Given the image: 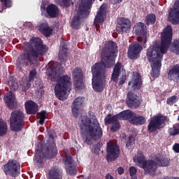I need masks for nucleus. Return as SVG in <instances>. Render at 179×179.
I'll list each match as a JSON object with an SVG mask.
<instances>
[{
	"label": "nucleus",
	"instance_id": "dca6fc26",
	"mask_svg": "<svg viewBox=\"0 0 179 179\" xmlns=\"http://www.w3.org/2000/svg\"><path fill=\"white\" fill-rule=\"evenodd\" d=\"M142 50H143V44L133 42L129 46L127 55L130 59H137V58H139Z\"/></svg>",
	"mask_w": 179,
	"mask_h": 179
},
{
	"label": "nucleus",
	"instance_id": "7ed1b4c3",
	"mask_svg": "<svg viewBox=\"0 0 179 179\" xmlns=\"http://www.w3.org/2000/svg\"><path fill=\"white\" fill-rule=\"evenodd\" d=\"M47 52L48 47L43 44V40L32 37L23 52L17 57V65L20 69H22V66H31L38 61L39 57H44Z\"/></svg>",
	"mask_w": 179,
	"mask_h": 179
},
{
	"label": "nucleus",
	"instance_id": "2eb2a0df",
	"mask_svg": "<svg viewBox=\"0 0 179 179\" xmlns=\"http://www.w3.org/2000/svg\"><path fill=\"white\" fill-rule=\"evenodd\" d=\"M132 24H131V20L127 17H119L117 19V27H116V31L119 34H124V33H128L131 30Z\"/></svg>",
	"mask_w": 179,
	"mask_h": 179
},
{
	"label": "nucleus",
	"instance_id": "7c9ffc66",
	"mask_svg": "<svg viewBox=\"0 0 179 179\" xmlns=\"http://www.w3.org/2000/svg\"><path fill=\"white\" fill-rule=\"evenodd\" d=\"M39 31L45 37H50L52 34V29L51 27H48L47 22H43L39 25Z\"/></svg>",
	"mask_w": 179,
	"mask_h": 179
},
{
	"label": "nucleus",
	"instance_id": "72a5a7b5",
	"mask_svg": "<svg viewBox=\"0 0 179 179\" xmlns=\"http://www.w3.org/2000/svg\"><path fill=\"white\" fill-rule=\"evenodd\" d=\"M8 85L12 92H16V90L19 89V83H17V80H16V78L13 76L9 77Z\"/></svg>",
	"mask_w": 179,
	"mask_h": 179
},
{
	"label": "nucleus",
	"instance_id": "603ef678",
	"mask_svg": "<svg viewBox=\"0 0 179 179\" xmlns=\"http://www.w3.org/2000/svg\"><path fill=\"white\" fill-rule=\"evenodd\" d=\"M110 1H111L112 3H114V4L120 3L122 2V0H110Z\"/></svg>",
	"mask_w": 179,
	"mask_h": 179
},
{
	"label": "nucleus",
	"instance_id": "3c124183",
	"mask_svg": "<svg viewBox=\"0 0 179 179\" xmlns=\"http://www.w3.org/2000/svg\"><path fill=\"white\" fill-rule=\"evenodd\" d=\"M173 149L174 152H176V153H179V143H176L173 146Z\"/></svg>",
	"mask_w": 179,
	"mask_h": 179
},
{
	"label": "nucleus",
	"instance_id": "c9c22d12",
	"mask_svg": "<svg viewBox=\"0 0 179 179\" xmlns=\"http://www.w3.org/2000/svg\"><path fill=\"white\" fill-rule=\"evenodd\" d=\"M6 132H8V124L2 118H0V136L6 135Z\"/></svg>",
	"mask_w": 179,
	"mask_h": 179
},
{
	"label": "nucleus",
	"instance_id": "c756f323",
	"mask_svg": "<svg viewBox=\"0 0 179 179\" xmlns=\"http://www.w3.org/2000/svg\"><path fill=\"white\" fill-rule=\"evenodd\" d=\"M129 122L131 125H135L136 127H139L141 125H145L146 124V117L141 115H136L134 113L133 117L130 119Z\"/></svg>",
	"mask_w": 179,
	"mask_h": 179
},
{
	"label": "nucleus",
	"instance_id": "bf43d9fd",
	"mask_svg": "<svg viewBox=\"0 0 179 179\" xmlns=\"http://www.w3.org/2000/svg\"><path fill=\"white\" fill-rule=\"evenodd\" d=\"M99 1H102V0H99Z\"/></svg>",
	"mask_w": 179,
	"mask_h": 179
},
{
	"label": "nucleus",
	"instance_id": "2f4dec72",
	"mask_svg": "<svg viewBox=\"0 0 179 179\" xmlns=\"http://www.w3.org/2000/svg\"><path fill=\"white\" fill-rule=\"evenodd\" d=\"M47 13L50 17H56L59 13L58 7L55 4H50L46 8Z\"/></svg>",
	"mask_w": 179,
	"mask_h": 179
},
{
	"label": "nucleus",
	"instance_id": "ea45409f",
	"mask_svg": "<svg viewBox=\"0 0 179 179\" xmlns=\"http://www.w3.org/2000/svg\"><path fill=\"white\" fill-rule=\"evenodd\" d=\"M177 101H178V96L173 95L166 99V104H168V106H174Z\"/></svg>",
	"mask_w": 179,
	"mask_h": 179
},
{
	"label": "nucleus",
	"instance_id": "aec40b11",
	"mask_svg": "<svg viewBox=\"0 0 179 179\" xmlns=\"http://www.w3.org/2000/svg\"><path fill=\"white\" fill-rule=\"evenodd\" d=\"M127 99V104L130 108H138L142 104V99L134 93L129 92Z\"/></svg>",
	"mask_w": 179,
	"mask_h": 179
},
{
	"label": "nucleus",
	"instance_id": "0eeeda50",
	"mask_svg": "<svg viewBox=\"0 0 179 179\" xmlns=\"http://www.w3.org/2000/svg\"><path fill=\"white\" fill-rule=\"evenodd\" d=\"M136 166L144 170L145 174L155 176L157 170V163L152 159H146L143 152L138 150L137 155L133 158Z\"/></svg>",
	"mask_w": 179,
	"mask_h": 179
},
{
	"label": "nucleus",
	"instance_id": "de8ad7c7",
	"mask_svg": "<svg viewBox=\"0 0 179 179\" xmlns=\"http://www.w3.org/2000/svg\"><path fill=\"white\" fill-rule=\"evenodd\" d=\"M48 134L49 138H50V139H52V141H54V139H55V137L57 136V134L55 133V131L48 130Z\"/></svg>",
	"mask_w": 179,
	"mask_h": 179
},
{
	"label": "nucleus",
	"instance_id": "e433bc0d",
	"mask_svg": "<svg viewBox=\"0 0 179 179\" xmlns=\"http://www.w3.org/2000/svg\"><path fill=\"white\" fill-rule=\"evenodd\" d=\"M168 132L171 136L179 135V123L173 124L172 127L168 129Z\"/></svg>",
	"mask_w": 179,
	"mask_h": 179
},
{
	"label": "nucleus",
	"instance_id": "4468645a",
	"mask_svg": "<svg viewBox=\"0 0 179 179\" xmlns=\"http://www.w3.org/2000/svg\"><path fill=\"white\" fill-rule=\"evenodd\" d=\"M74 80V87L79 90L85 87V80H83V71L80 67H76L72 72Z\"/></svg>",
	"mask_w": 179,
	"mask_h": 179
},
{
	"label": "nucleus",
	"instance_id": "a19ab883",
	"mask_svg": "<svg viewBox=\"0 0 179 179\" xmlns=\"http://www.w3.org/2000/svg\"><path fill=\"white\" fill-rule=\"evenodd\" d=\"M173 52L179 55V38L174 40L172 43Z\"/></svg>",
	"mask_w": 179,
	"mask_h": 179
},
{
	"label": "nucleus",
	"instance_id": "f257e3e1",
	"mask_svg": "<svg viewBox=\"0 0 179 179\" xmlns=\"http://www.w3.org/2000/svg\"><path fill=\"white\" fill-rule=\"evenodd\" d=\"M118 52V45L113 41H108L101 54V62L92 67V87L97 93H101L106 86V69L113 68Z\"/></svg>",
	"mask_w": 179,
	"mask_h": 179
},
{
	"label": "nucleus",
	"instance_id": "20e7f679",
	"mask_svg": "<svg viewBox=\"0 0 179 179\" xmlns=\"http://www.w3.org/2000/svg\"><path fill=\"white\" fill-rule=\"evenodd\" d=\"M59 64L57 62H50L47 65L48 69L46 73L48 79L51 82H57L55 87V94L59 100H65V94L69 86L72 85L71 77L68 75L58 76V66Z\"/></svg>",
	"mask_w": 179,
	"mask_h": 179
},
{
	"label": "nucleus",
	"instance_id": "5fc2aeb1",
	"mask_svg": "<svg viewBox=\"0 0 179 179\" xmlns=\"http://www.w3.org/2000/svg\"><path fill=\"white\" fill-rule=\"evenodd\" d=\"M131 179H138V178L136 176H135V175H134V176H131Z\"/></svg>",
	"mask_w": 179,
	"mask_h": 179
},
{
	"label": "nucleus",
	"instance_id": "49530a36",
	"mask_svg": "<svg viewBox=\"0 0 179 179\" xmlns=\"http://www.w3.org/2000/svg\"><path fill=\"white\" fill-rule=\"evenodd\" d=\"M129 174L131 177H134L136 174L138 169L135 166H130L129 169Z\"/></svg>",
	"mask_w": 179,
	"mask_h": 179
},
{
	"label": "nucleus",
	"instance_id": "864d4df0",
	"mask_svg": "<svg viewBox=\"0 0 179 179\" xmlns=\"http://www.w3.org/2000/svg\"><path fill=\"white\" fill-rule=\"evenodd\" d=\"M106 179H114V177H113V176L108 173L106 175Z\"/></svg>",
	"mask_w": 179,
	"mask_h": 179
},
{
	"label": "nucleus",
	"instance_id": "5701e85b",
	"mask_svg": "<svg viewBox=\"0 0 179 179\" xmlns=\"http://www.w3.org/2000/svg\"><path fill=\"white\" fill-rule=\"evenodd\" d=\"M48 179H64V171L58 166H52L48 173Z\"/></svg>",
	"mask_w": 179,
	"mask_h": 179
},
{
	"label": "nucleus",
	"instance_id": "13d9d810",
	"mask_svg": "<svg viewBox=\"0 0 179 179\" xmlns=\"http://www.w3.org/2000/svg\"><path fill=\"white\" fill-rule=\"evenodd\" d=\"M132 83V82H129V86H131V84Z\"/></svg>",
	"mask_w": 179,
	"mask_h": 179
},
{
	"label": "nucleus",
	"instance_id": "412c9836",
	"mask_svg": "<svg viewBox=\"0 0 179 179\" xmlns=\"http://www.w3.org/2000/svg\"><path fill=\"white\" fill-rule=\"evenodd\" d=\"M68 45H69V43L66 41H62L60 43L58 58L62 63L65 62L66 58H68V55H69V48Z\"/></svg>",
	"mask_w": 179,
	"mask_h": 179
},
{
	"label": "nucleus",
	"instance_id": "ddd939ff",
	"mask_svg": "<svg viewBox=\"0 0 179 179\" xmlns=\"http://www.w3.org/2000/svg\"><path fill=\"white\" fill-rule=\"evenodd\" d=\"M146 27L143 22H138L136 26L135 33L138 36L137 41L140 44H143V48H146V43H148V34L146 32Z\"/></svg>",
	"mask_w": 179,
	"mask_h": 179
},
{
	"label": "nucleus",
	"instance_id": "6e6d98bb",
	"mask_svg": "<svg viewBox=\"0 0 179 179\" xmlns=\"http://www.w3.org/2000/svg\"><path fill=\"white\" fill-rule=\"evenodd\" d=\"M3 42L2 38L0 37V43Z\"/></svg>",
	"mask_w": 179,
	"mask_h": 179
},
{
	"label": "nucleus",
	"instance_id": "79ce46f5",
	"mask_svg": "<svg viewBox=\"0 0 179 179\" xmlns=\"http://www.w3.org/2000/svg\"><path fill=\"white\" fill-rule=\"evenodd\" d=\"M47 112L45 110H42L39 114V124L40 125H43L44 122L45 121V118H47L46 116Z\"/></svg>",
	"mask_w": 179,
	"mask_h": 179
},
{
	"label": "nucleus",
	"instance_id": "f8f14e48",
	"mask_svg": "<svg viewBox=\"0 0 179 179\" xmlns=\"http://www.w3.org/2000/svg\"><path fill=\"white\" fill-rule=\"evenodd\" d=\"M121 155L120 145L114 141H110L106 145V160L108 162H115Z\"/></svg>",
	"mask_w": 179,
	"mask_h": 179
},
{
	"label": "nucleus",
	"instance_id": "09e8293b",
	"mask_svg": "<svg viewBox=\"0 0 179 179\" xmlns=\"http://www.w3.org/2000/svg\"><path fill=\"white\" fill-rule=\"evenodd\" d=\"M2 3L4 4L6 8H10L12 6V1L11 0H0Z\"/></svg>",
	"mask_w": 179,
	"mask_h": 179
},
{
	"label": "nucleus",
	"instance_id": "4be33fe9",
	"mask_svg": "<svg viewBox=\"0 0 179 179\" xmlns=\"http://www.w3.org/2000/svg\"><path fill=\"white\" fill-rule=\"evenodd\" d=\"M83 101H85V97H77L71 104L72 114L74 117L79 115V111L83 108Z\"/></svg>",
	"mask_w": 179,
	"mask_h": 179
},
{
	"label": "nucleus",
	"instance_id": "6e6552de",
	"mask_svg": "<svg viewBox=\"0 0 179 179\" xmlns=\"http://www.w3.org/2000/svg\"><path fill=\"white\" fill-rule=\"evenodd\" d=\"M94 0H81V3L79 5V8L77 14L74 15L71 21L72 29L79 30L80 29V20L87 17L90 15V9H92V5H93Z\"/></svg>",
	"mask_w": 179,
	"mask_h": 179
},
{
	"label": "nucleus",
	"instance_id": "393cba45",
	"mask_svg": "<svg viewBox=\"0 0 179 179\" xmlns=\"http://www.w3.org/2000/svg\"><path fill=\"white\" fill-rule=\"evenodd\" d=\"M168 79L171 82L179 83V64H176L169 69L168 71Z\"/></svg>",
	"mask_w": 179,
	"mask_h": 179
},
{
	"label": "nucleus",
	"instance_id": "39448f33",
	"mask_svg": "<svg viewBox=\"0 0 179 179\" xmlns=\"http://www.w3.org/2000/svg\"><path fill=\"white\" fill-rule=\"evenodd\" d=\"M80 128L82 139L87 145H92V139H101L103 136V129L96 115H93L92 119L82 116Z\"/></svg>",
	"mask_w": 179,
	"mask_h": 179
},
{
	"label": "nucleus",
	"instance_id": "473e14b6",
	"mask_svg": "<svg viewBox=\"0 0 179 179\" xmlns=\"http://www.w3.org/2000/svg\"><path fill=\"white\" fill-rule=\"evenodd\" d=\"M135 113L132 112L131 110H126L124 111H122L117 114L119 116V120H128L129 122L130 120H131L134 117Z\"/></svg>",
	"mask_w": 179,
	"mask_h": 179
},
{
	"label": "nucleus",
	"instance_id": "4d7b16f0",
	"mask_svg": "<svg viewBox=\"0 0 179 179\" xmlns=\"http://www.w3.org/2000/svg\"><path fill=\"white\" fill-rule=\"evenodd\" d=\"M171 179H179V178L178 177H176V178H171Z\"/></svg>",
	"mask_w": 179,
	"mask_h": 179
},
{
	"label": "nucleus",
	"instance_id": "a18cd8bd",
	"mask_svg": "<svg viewBox=\"0 0 179 179\" xmlns=\"http://www.w3.org/2000/svg\"><path fill=\"white\" fill-rule=\"evenodd\" d=\"M62 6L69 8L71 6V0H60Z\"/></svg>",
	"mask_w": 179,
	"mask_h": 179
},
{
	"label": "nucleus",
	"instance_id": "6ab92c4d",
	"mask_svg": "<svg viewBox=\"0 0 179 179\" xmlns=\"http://www.w3.org/2000/svg\"><path fill=\"white\" fill-rule=\"evenodd\" d=\"M64 164L67 174L69 176H76V174H78V171L76 170V164H75V162H73L72 157H66Z\"/></svg>",
	"mask_w": 179,
	"mask_h": 179
},
{
	"label": "nucleus",
	"instance_id": "9d476101",
	"mask_svg": "<svg viewBox=\"0 0 179 179\" xmlns=\"http://www.w3.org/2000/svg\"><path fill=\"white\" fill-rule=\"evenodd\" d=\"M166 121H167V117L163 115L154 116L148 123V131L154 135H157L159 131H162V128L166 127Z\"/></svg>",
	"mask_w": 179,
	"mask_h": 179
},
{
	"label": "nucleus",
	"instance_id": "4c0bfd02",
	"mask_svg": "<svg viewBox=\"0 0 179 179\" xmlns=\"http://www.w3.org/2000/svg\"><path fill=\"white\" fill-rule=\"evenodd\" d=\"M145 20L148 26H149V24H155L156 22V15L153 13H150L147 15Z\"/></svg>",
	"mask_w": 179,
	"mask_h": 179
},
{
	"label": "nucleus",
	"instance_id": "423d86ee",
	"mask_svg": "<svg viewBox=\"0 0 179 179\" xmlns=\"http://www.w3.org/2000/svg\"><path fill=\"white\" fill-rule=\"evenodd\" d=\"M57 155H58V150L55 141H53L51 143L48 144L45 148L43 145H38L34 159V164L38 169H41L44 165L45 159H54Z\"/></svg>",
	"mask_w": 179,
	"mask_h": 179
},
{
	"label": "nucleus",
	"instance_id": "58836bf2",
	"mask_svg": "<svg viewBox=\"0 0 179 179\" xmlns=\"http://www.w3.org/2000/svg\"><path fill=\"white\" fill-rule=\"evenodd\" d=\"M126 147L127 149L131 150L133 148H135V138L134 137H128L126 141Z\"/></svg>",
	"mask_w": 179,
	"mask_h": 179
},
{
	"label": "nucleus",
	"instance_id": "bb28decb",
	"mask_svg": "<svg viewBox=\"0 0 179 179\" xmlns=\"http://www.w3.org/2000/svg\"><path fill=\"white\" fill-rule=\"evenodd\" d=\"M24 106L27 114L34 115L38 112V106L31 100L26 101Z\"/></svg>",
	"mask_w": 179,
	"mask_h": 179
},
{
	"label": "nucleus",
	"instance_id": "c03bdc74",
	"mask_svg": "<svg viewBox=\"0 0 179 179\" xmlns=\"http://www.w3.org/2000/svg\"><path fill=\"white\" fill-rule=\"evenodd\" d=\"M125 80H127V76L122 74L119 78V81H117L119 86L124 85V83H125Z\"/></svg>",
	"mask_w": 179,
	"mask_h": 179
},
{
	"label": "nucleus",
	"instance_id": "cd10ccee",
	"mask_svg": "<svg viewBox=\"0 0 179 179\" xmlns=\"http://www.w3.org/2000/svg\"><path fill=\"white\" fill-rule=\"evenodd\" d=\"M4 101L10 110H14V108L17 107V102H16V100L15 99V95L10 92L7 93L4 96Z\"/></svg>",
	"mask_w": 179,
	"mask_h": 179
},
{
	"label": "nucleus",
	"instance_id": "a211bd4d",
	"mask_svg": "<svg viewBox=\"0 0 179 179\" xmlns=\"http://www.w3.org/2000/svg\"><path fill=\"white\" fill-rule=\"evenodd\" d=\"M169 19L173 24H179V0L175 2L173 8L169 9Z\"/></svg>",
	"mask_w": 179,
	"mask_h": 179
},
{
	"label": "nucleus",
	"instance_id": "f3484780",
	"mask_svg": "<svg viewBox=\"0 0 179 179\" xmlns=\"http://www.w3.org/2000/svg\"><path fill=\"white\" fill-rule=\"evenodd\" d=\"M105 125H110L112 127L110 128L111 132H117V131H120V128H121V124L120 123V116L118 114H116L113 116H108L104 119Z\"/></svg>",
	"mask_w": 179,
	"mask_h": 179
},
{
	"label": "nucleus",
	"instance_id": "37998d69",
	"mask_svg": "<svg viewBox=\"0 0 179 179\" xmlns=\"http://www.w3.org/2000/svg\"><path fill=\"white\" fill-rule=\"evenodd\" d=\"M37 76V71L36 69H33L29 72V76L28 78V81L33 82L34 80V78Z\"/></svg>",
	"mask_w": 179,
	"mask_h": 179
},
{
	"label": "nucleus",
	"instance_id": "a878e982",
	"mask_svg": "<svg viewBox=\"0 0 179 179\" xmlns=\"http://www.w3.org/2000/svg\"><path fill=\"white\" fill-rule=\"evenodd\" d=\"M124 68L122 63L117 62L113 68V73L111 75V80L115 82V83H118V79L120 78V75H121V69Z\"/></svg>",
	"mask_w": 179,
	"mask_h": 179
},
{
	"label": "nucleus",
	"instance_id": "c85d7f7f",
	"mask_svg": "<svg viewBox=\"0 0 179 179\" xmlns=\"http://www.w3.org/2000/svg\"><path fill=\"white\" fill-rule=\"evenodd\" d=\"M132 83L131 87L134 90H141V88L142 87V76H141V73L136 72L133 74L132 78Z\"/></svg>",
	"mask_w": 179,
	"mask_h": 179
},
{
	"label": "nucleus",
	"instance_id": "f704fd0d",
	"mask_svg": "<svg viewBox=\"0 0 179 179\" xmlns=\"http://www.w3.org/2000/svg\"><path fill=\"white\" fill-rule=\"evenodd\" d=\"M156 163H157V166H159V167H169V166H170V159L166 157L157 158Z\"/></svg>",
	"mask_w": 179,
	"mask_h": 179
},
{
	"label": "nucleus",
	"instance_id": "f03ea898",
	"mask_svg": "<svg viewBox=\"0 0 179 179\" xmlns=\"http://www.w3.org/2000/svg\"><path fill=\"white\" fill-rule=\"evenodd\" d=\"M172 41L173 27H171V25H167L161 34L160 45L155 41L147 50V59L150 62L152 67L150 75L152 78H154V79L159 78L160 76L163 55L166 54L167 51H169Z\"/></svg>",
	"mask_w": 179,
	"mask_h": 179
},
{
	"label": "nucleus",
	"instance_id": "8fccbe9b",
	"mask_svg": "<svg viewBox=\"0 0 179 179\" xmlns=\"http://www.w3.org/2000/svg\"><path fill=\"white\" fill-rule=\"evenodd\" d=\"M117 173L120 176H122L125 173V169L122 166H120L117 168Z\"/></svg>",
	"mask_w": 179,
	"mask_h": 179
},
{
	"label": "nucleus",
	"instance_id": "9b49d317",
	"mask_svg": "<svg viewBox=\"0 0 179 179\" xmlns=\"http://www.w3.org/2000/svg\"><path fill=\"white\" fill-rule=\"evenodd\" d=\"M6 176L16 178L20 174V164L15 159L8 162L1 168Z\"/></svg>",
	"mask_w": 179,
	"mask_h": 179
},
{
	"label": "nucleus",
	"instance_id": "b1692460",
	"mask_svg": "<svg viewBox=\"0 0 179 179\" xmlns=\"http://www.w3.org/2000/svg\"><path fill=\"white\" fill-rule=\"evenodd\" d=\"M107 16V5L106 3H103L94 18V23L99 24V23H103L104 22V18Z\"/></svg>",
	"mask_w": 179,
	"mask_h": 179
},
{
	"label": "nucleus",
	"instance_id": "1a4fd4ad",
	"mask_svg": "<svg viewBox=\"0 0 179 179\" xmlns=\"http://www.w3.org/2000/svg\"><path fill=\"white\" fill-rule=\"evenodd\" d=\"M10 127L13 132H20L24 127V113L20 110H13L10 117Z\"/></svg>",
	"mask_w": 179,
	"mask_h": 179
}]
</instances>
